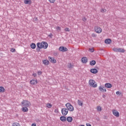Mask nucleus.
I'll list each match as a JSON object with an SVG mask.
<instances>
[{
	"label": "nucleus",
	"instance_id": "nucleus-19",
	"mask_svg": "<svg viewBox=\"0 0 126 126\" xmlns=\"http://www.w3.org/2000/svg\"><path fill=\"white\" fill-rule=\"evenodd\" d=\"M72 117L70 116L67 117V119H66V121H67L68 123H71V122H72Z\"/></svg>",
	"mask_w": 126,
	"mask_h": 126
},
{
	"label": "nucleus",
	"instance_id": "nucleus-3",
	"mask_svg": "<svg viewBox=\"0 0 126 126\" xmlns=\"http://www.w3.org/2000/svg\"><path fill=\"white\" fill-rule=\"evenodd\" d=\"M65 106L66 107L67 110H68V111H69L70 112H73V111H74V108L71 104L67 103L65 104Z\"/></svg>",
	"mask_w": 126,
	"mask_h": 126
},
{
	"label": "nucleus",
	"instance_id": "nucleus-20",
	"mask_svg": "<svg viewBox=\"0 0 126 126\" xmlns=\"http://www.w3.org/2000/svg\"><path fill=\"white\" fill-rule=\"evenodd\" d=\"M24 2L25 4H31L32 2L31 1V0H24Z\"/></svg>",
	"mask_w": 126,
	"mask_h": 126
},
{
	"label": "nucleus",
	"instance_id": "nucleus-10",
	"mask_svg": "<svg viewBox=\"0 0 126 126\" xmlns=\"http://www.w3.org/2000/svg\"><path fill=\"white\" fill-rule=\"evenodd\" d=\"M48 58L51 63H57V60H56V59H54L53 58L49 57Z\"/></svg>",
	"mask_w": 126,
	"mask_h": 126
},
{
	"label": "nucleus",
	"instance_id": "nucleus-5",
	"mask_svg": "<svg viewBox=\"0 0 126 126\" xmlns=\"http://www.w3.org/2000/svg\"><path fill=\"white\" fill-rule=\"evenodd\" d=\"M41 43L42 44H42H41L40 46H41L42 49H46L49 46V45L48 44V43H47L45 41H42Z\"/></svg>",
	"mask_w": 126,
	"mask_h": 126
},
{
	"label": "nucleus",
	"instance_id": "nucleus-27",
	"mask_svg": "<svg viewBox=\"0 0 126 126\" xmlns=\"http://www.w3.org/2000/svg\"><path fill=\"white\" fill-rule=\"evenodd\" d=\"M46 107L47 108H48L49 109H51L52 107H53V105L51 103H47L46 104Z\"/></svg>",
	"mask_w": 126,
	"mask_h": 126
},
{
	"label": "nucleus",
	"instance_id": "nucleus-24",
	"mask_svg": "<svg viewBox=\"0 0 126 126\" xmlns=\"http://www.w3.org/2000/svg\"><path fill=\"white\" fill-rule=\"evenodd\" d=\"M118 52L119 53H125V49H123L121 48H118Z\"/></svg>",
	"mask_w": 126,
	"mask_h": 126
},
{
	"label": "nucleus",
	"instance_id": "nucleus-34",
	"mask_svg": "<svg viewBox=\"0 0 126 126\" xmlns=\"http://www.w3.org/2000/svg\"><path fill=\"white\" fill-rule=\"evenodd\" d=\"M33 21L36 23L38 21V18L37 17H34L33 18Z\"/></svg>",
	"mask_w": 126,
	"mask_h": 126
},
{
	"label": "nucleus",
	"instance_id": "nucleus-37",
	"mask_svg": "<svg viewBox=\"0 0 126 126\" xmlns=\"http://www.w3.org/2000/svg\"><path fill=\"white\" fill-rule=\"evenodd\" d=\"M43 73V72L41 71H37V74L38 75H41V74H42Z\"/></svg>",
	"mask_w": 126,
	"mask_h": 126
},
{
	"label": "nucleus",
	"instance_id": "nucleus-6",
	"mask_svg": "<svg viewBox=\"0 0 126 126\" xmlns=\"http://www.w3.org/2000/svg\"><path fill=\"white\" fill-rule=\"evenodd\" d=\"M94 31L96 32V33H97L98 34H100L101 32H102V29L101 28L96 26L94 27Z\"/></svg>",
	"mask_w": 126,
	"mask_h": 126
},
{
	"label": "nucleus",
	"instance_id": "nucleus-33",
	"mask_svg": "<svg viewBox=\"0 0 126 126\" xmlns=\"http://www.w3.org/2000/svg\"><path fill=\"white\" fill-rule=\"evenodd\" d=\"M113 50L114 52H116V53H118V48H113Z\"/></svg>",
	"mask_w": 126,
	"mask_h": 126
},
{
	"label": "nucleus",
	"instance_id": "nucleus-13",
	"mask_svg": "<svg viewBox=\"0 0 126 126\" xmlns=\"http://www.w3.org/2000/svg\"><path fill=\"white\" fill-rule=\"evenodd\" d=\"M81 62L83 63H87V62H88L87 57H83L81 59Z\"/></svg>",
	"mask_w": 126,
	"mask_h": 126
},
{
	"label": "nucleus",
	"instance_id": "nucleus-18",
	"mask_svg": "<svg viewBox=\"0 0 126 126\" xmlns=\"http://www.w3.org/2000/svg\"><path fill=\"white\" fill-rule=\"evenodd\" d=\"M60 120L62 121V122H66V117L63 115L60 117Z\"/></svg>",
	"mask_w": 126,
	"mask_h": 126
},
{
	"label": "nucleus",
	"instance_id": "nucleus-1",
	"mask_svg": "<svg viewBox=\"0 0 126 126\" xmlns=\"http://www.w3.org/2000/svg\"><path fill=\"white\" fill-rule=\"evenodd\" d=\"M22 106L23 107H30L31 106V103H30V101L27 100H23L21 102Z\"/></svg>",
	"mask_w": 126,
	"mask_h": 126
},
{
	"label": "nucleus",
	"instance_id": "nucleus-26",
	"mask_svg": "<svg viewBox=\"0 0 126 126\" xmlns=\"http://www.w3.org/2000/svg\"><path fill=\"white\" fill-rule=\"evenodd\" d=\"M4 91H5V89H4V88L3 87H0V93H2L3 92H4Z\"/></svg>",
	"mask_w": 126,
	"mask_h": 126
},
{
	"label": "nucleus",
	"instance_id": "nucleus-17",
	"mask_svg": "<svg viewBox=\"0 0 126 126\" xmlns=\"http://www.w3.org/2000/svg\"><path fill=\"white\" fill-rule=\"evenodd\" d=\"M39 45H40V43H37L36 44V47L37 48H36V51L37 52H40V49H43L41 46H39Z\"/></svg>",
	"mask_w": 126,
	"mask_h": 126
},
{
	"label": "nucleus",
	"instance_id": "nucleus-51",
	"mask_svg": "<svg viewBox=\"0 0 126 126\" xmlns=\"http://www.w3.org/2000/svg\"><path fill=\"white\" fill-rule=\"evenodd\" d=\"M80 126H84V125H81Z\"/></svg>",
	"mask_w": 126,
	"mask_h": 126
},
{
	"label": "nucleus",
	"instance_id": "nucleus-28",
	"mask_svg": "<svg viewBox=\"0 0 126 126\" xmlns=\"http://www.w3.org/2000/svg\"><path fill=\"white\" fill-rule=\"evenodd\" d=\"M12 126H20V124L17 123H15L12 124Z\"/></svg>",
	"mask_w": 126,
	"mask_h": 126
},
{
	"label": "nucleus",
	"instance_id": "nucleus-2",
	"mask_svg": "<svg viewBox=\"0 0 126 126\" xmlns=\"http://www.w3.org/2000/svg\"><path fill=\"white\" fill-rule=\"evenodd\" d=\"M95 80L93 79H90L89 81V84L91 87H93L94 88H96L97 85V84H95Z\"/></svg>",
	"mask_w": 126,
	"mask_h": 126
},
{
	"label": "nucleus",
	"instance_id": "nucleus-8",
	"mask_svg": "<svg viewBox=\"0 0 126 126\" xmlns=\"http://www.w3.org/2000/svg\"><path fill=\"white\" fill-rule=\"evenodd\" d=\"M112 113L114 116H115V117H117V118L120 117V113H119V112L116 110H113Z\"/></svg>",
	"mask_w": 126,
	"mask_h": 126
},
{
	"label": "nucleus",
	"instance_id": "nucleus-40",
	"mask_svg": "<svg viewBox=\"0 0 126 126\" xmlns=\"http://www.w3.org/2000/svg\"><path fill=\"white\" fill-rule=\"evenodd\" d=\"M50 2H51V3H54V1H56V0H48Z\"/></svg>",
	"mask_w": 126,
	"mask_h": 126
},
{
	"label": "nucleus",
	"instance_id": "nucleus-11",
	"mask_svg": "<svg viewBox=\"0 0 126 126\" xmlns=\"http://www.w3.org/2000/svg\"><path fill=\"white\" fill-rule=\"evenodd\" d=\"M98 89L101 92H107V90L105 89L104 87H102L101 86H99Z\"/></svg>",
	"mask_w": 126,
	"mask_h": 126
},
{
	"label": "nucleus",
	"instance_id": "nucleus-15",
	"mask_svg": "<svg viewBox=\"0 0 126 126\" xmlns=\"http://www.w3.org/2000/svg\"><path fill=\"white\" fill-rule=\"evenodd\" d=\"M22 111L25 113H27V112H28L29 109L26 106H23L22 108Z\"/></svg>",
	"mask_w": 126,
	"mask_h": 126
},
{
	"label": "nucleus",
	"instance_id": "nucleus-41",
	"mask_svg": "<svg viewBox=\"0 0 126 126\" xmlns=\"http://www.w3.org/2000/svg\"><path fill=\"white\" fill-rule=\"evenodd\" d=\"M48 37H50V38H53V34L50 33V34L48 35Z\"/></svg>",
	"mask_w": 126,
	"mask_h": 126
},
{
	"label": "nucleus",
	"instance_id": "nucleus-29",
	"mask_svg": "<svg viewBox=\"0 0 126 126\" xmlns=\"http://www.w3.org/2000/svg\"><path fill=\"white\" fill-rule=\"evenodd\" d=\"M68 68H72L73 67V65L71 64V63H70L68 65Z\"/></svg>",
	"mask_w": 126,
	"mask_h": 126
},
{
	"label": "nucleus",
	"instance_id": "nucleus-12",
	"mask_svg": "<svg viewBox=\"0 0 126 126\" xmlns=\"http://www.w3.org/2000/svg\"><path fill=\"white\" fill-rule=\"evenodd\" d=\"M90 72L92 73H94V74H96V73H98V70H97L96 68H92L91 69Z\"/></svg>",
	"mask_w": 126,
	"mask_h": 126
},
{
	"label": "nucleus",
	"instance_id": "nucleus-42",
	"mask_svg": "<svg viewBox=\"0 0 126 126\" xmlns=\"http://www.w3.org/2000/svg\"><path fill=\"white\" fill-rule=\"evenodd\" d=\"M32 76L34 77H36L37 76V74L36 73H34L33 74H32Z\"/></svg>",
	"mask_w": 126,
	"mask_h": 126
},
{
	"label": "nucleus",
	"instance_id": "nucleus-32",
	"mask_svg": "<svg viewBox=\"0 0 126 126\" xmlns=\"http://www.w3.org/2000/svg\"><path fill=\"white\" fill-rule=\"evenodd\" d=\"M92 36L93 37V38H96L97 37V34L93 33L92 34Z\"/></svg>",
	"mask_w": 126,
	"mask_h": 126
},
{
	"label": "nucleus",
	"instance_id": "nucleus-31",
	"mask_svg": "<svg viewBox=\"0 0 126 126\" xmlns=\"http://www.w3.org/2000/svg\"><path fill=\"white\" fill-rule=\"evenodd\" d=\"M64 31H65V32H69L70 30H69V28H66L64 29Z\"/></svg>",
	"mask_w": 126,
	"mask_h": 126
},
{
	"label": "nucleus",
	"instance_id": "nucleus-16",
	"mask_svg": "<svg viewBox=\"0 0 126 126\" xmlns=\"http://www.w3.org/2000/svg\"><path fill=\"white\" fill-rule=\"evenodd\" d=\"M104 43L108 44H110L112 43V40H111L110 38L106 39L105 40Z\"/></svg>",
	"mask_w": 126,
	"mask_h": 126
},
{
	"label": "nucleus",
	"instance_id": "nucleus-36",
	"mask_svg": "<svg viewBox=\"0 0 126 126\" xmlns=\"http://www.w3.org/2000/svg\"><path fill=\"white\" fill-rule=\"evenodd\" d=\"M116 95H119L120 96V95H121L122 93H121L119 91H117L116 92Z\"/></svg>",
	"mask_w": 126,
	"mask_h": 126
},
{
	"label": "nucleus",
	"instance_id": "nucleus-49",
	"mask_svg": "<svg viewBox=\"0 0 126 126\" xmlns=\"http://www.w3.org/2000/svg\"><path fill=\"white\" fill-rule=\"evenodd\" d=\"M86 125H87V126H92L91 124H90L89 123L87 124Z\"/></svg>",
	"mask_w": 126,
	"mask_h": 126
},
{
	"label": "nucleus",
	"instance_id": "nucleus-45",
	"mask_svg": "<svg viewBox=\"0 0 126 126\" xmlns=\"http://www.w3.org/2000/svg\"><path fill=\"white\" fill-rule=\"evenodd\" d=\"M37 44H39V47H41V45H42V46H43V44H42V42L41 43L38 42Z\"/></svg>",
	"mask_w": 126,
	"mask_h": 126
},
{
	"label": "nucleus",
	"instance_id": "nucleus-25",
	"mask_svg": "<svg viewBox=\"0 0 126 126\" xmlns=\"http://www.w3.org/2000/svg\"><path fill=\"white\" fill-rule=\"evenodd\" d=\"M78 105L79 106H81V107H82V106H83V102L82 101H81L80 100H78Z\"/></svg>",
	"mask_w": 126,
	"mask_h": 126
},
{
	"label": "nucleus",
	"instance_id": "nucleus-46",
	"mask_svg": "<svg viewBox=\"0 0 126 126\" xmlns=\"http://www.w3.org/2000/svg\"><path fill=\"white\" fill-rule=\"evenodd\" d=\"M55 113H59V109H55L54 110Z\"/></svg>",
	"mask_w": 126,
	"mask_h": 126
},
{
	"label": "nucleus",
	"instance_id": "nucleus-43",
	"mask_svg": "<svg viewBox=\"0 0 126 126\" xmlns=\"http://www.w3.org/2000/svg\"><path fill=\"white\" fill-rule=\"evenodd\" d=\"M86 20H87V19H86L85 17H84L83 18V21H84V22H85V21H86Z\"/></svg>",
	"mask_w": 126,
	"mask_h": 126
},
{
	"label": "nucleus",
	"instance_id": "nucleus-38",
	"mask_svg": "<svg viewBox=\"0 0 126 126\" xmlns=\"http://www.w3.org/2000/svg\"><path fill=\"white\" fill-rule=\"evenodd\" d=\"M57 30L58 31H61V30H62V28H61V27H58L57 28H56Z\"/></svg>",
	"mask_w": 126,
	"mask_h": 126
},
{
	"label": "nucleus",
	"instance_id": "nucleus-30",
	"mask_svg": "<svg viewBox=\"0 0 126 126\" xmlns=\"http://www.w3.org/2000/svg\"><path fill=\"white\" fill-rule=\"evenodd\" d=\"M97 110L98 111V112H100V111H102V108H101V106H97Z\"/></svg>",
	"mask_w": 126,
	"mask_h": 126
},
{
	"label": "nucleus",
	"instance_id": "nucleus-22",
	"mask_svg": "<svg viewBox=\"0 0 126 126\" xmlns=\"http://www.w3.org/2000/svg\"><path fill=\"white\" fill-rule=\"evenodd\" d=\"M43 63L44 65H48L49 64V61L47 60H43Z\"/></svg>",
	"mask_w": 126,
	"mask_h": 126
},
{
	"label": "nucleus",
	"instance_id": "nucleus-48",
	"mask_svg": "<svg viewBox=\"0 0 126 126\" xmlns=\"http://www.w3.org/2000/svg\"><path fill=\"white\" fill-rule=\"evenodd\" d=\"M32 126H37V125H36V124H35V123H33V124L32 125Z\"/></svg>",
	"mask_w": 126,
	"mask_h": 126
},
{
	"label": "nucleus",
	"instance_id": "nucleus-9",
	"mask_svg": "<svg viewBox=\"0 0 126 126\" xmlns=\"http://www.w3.org/2000/svg\"><path fill=\"white\" fill-rule=\"evenodd\" d=\"M30 83L32 85H36L38 83V82H37V79L35 80L33 79L30 81Z\"/></svg>",
	"mask_w": 126,
	"mask_h": 126
},
{
	"label": "nucleus",
	"instance_id": "nucleus-47",
	"mask_svg": "<svg viewBox=\"0 0 126 126\" xmlns=\"http://www.w3.org/2000/svg\"><path fill=\"white\" fill-rule=\"evenodd\" d=\"M35 121H36V122H37V123H40V122H41V121H40V120H39V119H36L35 120Z\"/></svg>",
	"mask_w": 126,
	"mask_h": 126
},
{
	"label": "nucleus",
	"instance_id": "nucleus-23",
	"mask_svg": "<svg viewBox=\"0 0 126 126\" xmlns=\"http://www.w3.org/2000/svg\"><path fill=\"white\" fill-rule=\"evenodd\" d=\"M31 48H32V49H33L34 50V49H36V44L34 43H32L31 44Z\"/></svg>",
	"mask_w": 126,
	"mask_h": 126
},
{
	"label": "nucleus",
	"instance_id": "nucleus-7",
	"mask_svg": "<svg viewBox=\"0 0 126 126\" xmlns=\"http://www.w3.org/2000/svg\"><path fill=\"white\" fill-rule=\"evenodd\" d=\"M59 51H60V52H67V48L66 47H64L63 46H61L59 47Z\"/></svg>",
	"mask_w": 126,
	"mask_h": 126
},
{
	"label": "nucleus",
	"instance_id": "nucleus-44",
	"mask_svg": "<svg viewBox=\"0 0 126 126\" xmlns=\"http://www.w3.org/2000/svg\"><path fill=\"white\" fill-rule=\"evenodd\" d=\"M101 11V12H106V10L104 9H102Z\"/></svg>",
	"mask_w": 126,
	"mask_h": 126
},
{
	"label": "nucleus",
	"instance_id": "nucleus-39",
	"mask_svg": "<svg viewBox=\"0 0 126 126\" xmlns=\"http://www.w3.org/2000/svg\"><path fill=\"white\" fill-rule=\"evenodd\" d=\"M11 52L12 53H15V49H14V48L11 49Z\"/></svg>",
	"mask_w": 126,
	"mask_h": 126
},
{
	"label": "nucleus",
	"instance_id": "nucleus-35",
	"mask_svg": "<svg viewBox=\"0 0 126 126\" xmlns=\"http://www.w3.org/2000/svg\"><path fill=\"white\" fill-rule=\"evenodd\" d=\"M89 52H90L91 53H93V52H94V49L93 48H90L89 49Z\"/></svg>",
	"mask_w": 126,
	"mask_h": 126
},
{
	"label": "nucleus",
	"instance_id": "nucleus-21",
	"mask_svg": "<svg viewBox=\"0 0 126 126\" xmlns=\"http://www.w3.org/2000/svg\"><path fill=\"white\" fill-rule=\"evenodd\" d=\"M90 64L93 66L94 64H96V61L94 60H92L90 62Z\"/></svg>",
	"mask_w": 126,
	"mask_h": 126
},
{
	"label": "nucleus",
	"instance_id": "nucleus-4",
	"mask_svg": "<svg viewBox=\"0 0 126 126\" xmlns=\"http://www.w3.org/2000/svg\"><path fill=\"white\" fill-rule=\"evenodd\" d=\"M61 112L63 116H66L68 114V109L67 108H62Z\"/></svg>",
	"mask_w": 126,
	"mask_h": 126
},
{
	"label": "nucleus",
	"instance_id": "nucleus-50",
	"mask_svg": "<svg viewBox=\"0 0 126 126\" xmlns=\"http://www.w3.org/2000/svg\"><path fill=\"white\" fill-rule=\"evenodd\" d=\"M102 98H106V95L105 94H103L102 95Z\"/></svg>",
	"mask_w": 126,
	"mask_h": 126
},
{
	"label": "nucleus",
	"instance_id": "nucleus-14",
	"mask_svg": "<svg viewBox=\"0 0 126 126\" xmlns=\"http://www.w3.org/2000/svg\"><path fill=\"white\" fill-rule=\"evenodd\" d=\"M105 87H106V88H112V84L110 83H106L104 85Z\"/></svg>",
	"mask_w": 126,
	"mask_h": 126
}]
</instances>
